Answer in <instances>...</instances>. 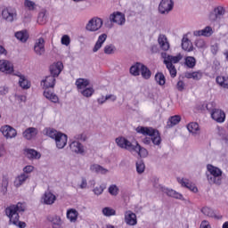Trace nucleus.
I'll list each match as a JSON object with an SVG mask.
<instances>
[{
    "instance_id": "nucleus-1",
    "label": "nucleus",
    "mask_w": 228,
    "mask_h": 228,
    "mask_svg": "<svg viewBox=\"0 0 228 228\" xmlns=\"http://www.w3.org/2000/svg\"><path fill=\"white\" fill-rule=\"evenodd\" d=\"M26 211V203L18 202L16 205H10L5 208V215L9 218L10 225H16L19 228H26V224L20 221V213Z\"/></svg>"
},
{
    "instance_id": "nucleus-2",
    "label": "nucleus",
    "mask_w": 228,
    "mask_h": 228,
    "mask_svg": "<svg viewBox=\"0 0 228 228\" xmlns=\"http://www.w3.org/2000/svg\"><path fill=\"white\" fill-rule=\"evenodd\" d=\"M135 131L136 133H140V134L151 136V142L154 145H159L161 143V135H159V131L152 127L138 126Z\"/></svg>"
},
{
    "instance_id": "nucleus-3",
    "label": "nucleus",
    "mask_w": 228,
    "mask_h": 228,
    "mask_svg": "<svg viewBox=\"0 0 228 228\" xmlns=\"http://www.w3.org/2000/svg\"><path fill=\"white\" fill-rule=\"evenodd\" d=\"M114 24L124 26L126 24V14L120 12H114L110 14L109 19L105 20L104 25L106 28H109V29H111Z\"/></svg>"
},
{
    "instance_id": "nucleus-4",
    "label": "nucleus",
    "mask_w": 228,
    "mask_h": 228,
    "mask_svg": "<svg viewBox=\"0 0 228 228\" xmlns=\"http://www.w3.org/2000/svg\"><path fill=\"white\" fill-rule=\"evenodd\" d=\"M207 168L210 174L207 175L209 184H222V170L211 164H208Z\"/></svg>"
},
{
    "instance_id": "nucleus-5",
    "label": "nucleus",
    "mask_w": 228,
    "mask_h": 228,
    "mask_svg": "<svg viewBox=\"0 0 228 228\" xmlns=\"http://www.w3.org/2000/svg\"><path fill=\"white\" fill-rule=\"evenodd\" d=\"M103 24L104 21L102 20V19L99 17H94L86 25V31H90L91 33H95V31H99V29L102 28Z\"/></svg>"
},
{
    "instance_id": "nucleus-6",
    "label": "nucleus",
    "mask_w": 228,
    "mask_h": 228,
    "mask_svg": "<svg viewBox=\"0 0 228 228\" xmlns=\"http://www.w3.org/2000/svg\"><path fill=\"white\" fill-rule=\"evenodd\" d=\"M174 10L173 0H161L159 4V12L161 15H168Z\"/></svg>"
},
{
    "instance_id": "nucleus-7",
    "label": "nucleus",
    "mask_w": 228,
    "mask_h": 228,
    "mask_svg": "<svg viewBox=\"0 0 228 228\" xmlns=\"http://www.w3.org/2000/svg\"><path fill=\"white\" fill-rule=\"evenodd\" d=\"M2 17L7 22H13L17 17V10L13 7H5L2 10Z\"/></svg>"
},
{
    "instance_id": "nucleus-8",
    "label": "nucleus",
    "mask_w": 228,
    "mask_h": 228,
    "mask_svg": "<svg viewBox=\"0 0 228 228\" xmlns=\"http://www.w3.org/2000/svg\"><path fill=\"white\" fill-rule=\"evenodd\" d=\"M0 72L13 74V63L8 60H0Z\"/></svg>"
},
{
    "instance_id": "nucleus-9",
    "label": "nucleus",
    "mask_w": 228,
    "mask_h": 228,
    "mask_svg": "<svg viewBox=\"0 0 228 228\" xmlns=\"http://www.w3.org/2000/svg\"><path fill=\"white\" fill-rule=\"evenodd\" d=\"M34 52L36 54H37V56H42V54L45 53V40L44 37H39L36 40Z\"/></svg>"
},
{
    "instance_id": "nucleus-10",
    "label": "nucleus",
    "mask_w": 228,
    "mask_h": 228,
    "mask_svg": "<svg viewBox=\"0 0 228 228\" xmlns=\"http://www.w3.org/2000/svg\"><path fill=\"white\" fill-rule=\"evenodd\" d=\"M1 133L7 140L17 136V130L11 126L5 125L0 128Z\"/></svg>"
},
{
    "instance_id": "nucleus-11",
    "label": "nucleus",
    "mask_w": 228,
    "mask_h": 228,
    "mask_svg": "<svg viewBox=\"0 0 228 228\" xmlns=\"http://www.w3.org/2000/svg\"><path fill=\"white\" fill-rule=\"evenodd\" d=\"M116 143L120 147V149H126V151H129V152H133V146L134 144H132V142L127 139L124 137H118L116 138Z\"/></svg>"
},
{
    "instance_id": "nucleus-12",
    "label": "nucleus",
    "mask_w": 228,
    "mask_h": 228,
    "mask_svg": "<svg viewBox=\"0 0 228 228\" xmlns=\"http://www.w3.org/2000/svg\"><path fill=\"white\" fill-rule=\"evenodd\" d=\"M211 117L213 120H216V122H218L219 124L225 122V112L220 109L213 110L211 112Z\"/></svg>"
},
{
    "instance_id": "nucleus-13",
    "label": "nucleus",
    "mask_w": 228,
    "mask_h": 228,
    "mask_svg": "<svg viewBox=\"0 0 228 228\" xmlns=\"http://www.w3.org/2000/svg\"><path fill=\"white\" fill-rule=\"evenodd\" d=\"M162 58L164 59V64L168 63H179L180 60H183V55L178 53L176 56L168 55L167 53H162Z\"/></svg>"
},
{
    "instance_id": "nucleus-14",
    "label": "nucleus",
    "mask_w": 228,
    "mask_h": 228,
    "mask_svg": "<svg viewBox=\"0 0 228 228\" xmlns=\"http://www.w3.org/2000/svg\"><path fill=\"white\" fill-rule=\"evenodd\" d=\"M125 223L126 225H136L138 224L136 214L133 213L131 210L126 211L125 213Z\"/></svg>"
},
{
    "instance_id": "nucleus-15",
    "label": "nucleus",
    "mask_w": 228,
    "mask_h": 228,
    "mask_svg": "<svg viewBox=\"0 0 228 228\" xmlns=\"http://www.w3.org/2000/svg\"><path fill=\"white\" fill-rule=\"evenodd\" d=\"M63 70V63L61 61H58L55 64L50 66L51 76L54 77H58L61 71Z\"/></svg>"
},
{
    "instance_id": "nucleus-16",
    "label": "nucleus",
    "mask_w": 228,
    "mask_h": 228,
    "mask_svg": "<svg viewBox=\"0 0 228 228\" xmlns=\"http://www.w3.org/2000/svg\"><path fill=\"white\" fill-rule=\"evenodd\" d=\"M69 148L72 152L76 154H83L85 152V146L77 141H73L69 143Z\"/></svg>"
},
{
    "instance_id": "nucleus-17",
    "label": "nucleus",
    "mask_w": 228,
    "mask_h": 228,
    "mask_svg": "<svg viewBox=\"0 0 228 228\" xmlns=\"http://www.w3.org/2000/svg\"><path fill=\"white\" fill-rule=\"evenodd\" d=\"M41 85H43L45 90H49V88H54V86L56 85V77H53L52 75L47 76L45 80L41 82Z\"/></svg>"
},
{
    "instance_id": "nucleus-18",
    "label": "nucleus",
    "mask_w": 228,
    "mask_h": 228,
    "mask_svg": "<svg viewBox=\"0 0 228 228\" xmlns=\"http://www.w3.org/2000/svg\"><path fill=\"white\" fill-rule=\"evenodd\" d=\"M42 200H44V204H46V206H53V204L56 202V195L53 194L51 191H45Z\"/></svg>"
},
{
    "instance_id": "nucleus-19",
    "label": "nucleus",
    "mask_w": 228,
    "mask_h": 228,
    "mask_svg": "<svg viewBox=\"0 0 228 228\" xmlns=\"http://www.w3.org/2000/svg\"><path fill=\"white\" fill-rule=\"evenodd\" d=\"M68 136L67 134L61 132L59 136L55 139V143L57 149H64L65 145H67Z\"/></svg>"
},
{
    "instance_id": "nucleus-20",
    "label": "nucleus",
    "mask_w": 228,
    "mask_h": 228,
    "mask_svg": "<svg viewBox=\"0 0 228 228\" xmlns=\"http://www.w3.org/2000/svg\"><path fill=\"white\" fill-rule=\"evenodd\" d=\"M37 134H38L37 128L28 127L23 132V138L26 140H33V138H37Z\"/></svg>"
},
{
    "instance_id": "nucleus-21",
    "label": "nucleus",
    "mask_w": 228,
    "mask_h": 228,
    "mask_svg": "<svg viewBox=\"0 0 228 228\" xmlns=\"http://www.w3.org/2000/svg\"><path fill=\"white\" fill-rule=\"evenodd\" d=\"M158 43L162 51H168L170 49V43H168L167 36L160 34L158 38Z\"/></svg>"
},
{
    "instance_id": "nucleus-22",
    "label": "nucleus",
    "mask_w": 228,
    "mask_h": 228,
    "mask_svg": "<svg viewBox=\"0 0 228 228\" xmlns=\"http://www.w3.org/2000/svg\"><path fill=\"white\" fill-rule=\"evenodd\" d=\"M162 191L167 195V197H172L173 199H177L178 200H184V198L183 197V194L175 191L173 189H168L164 187Z\"/></svg>"
},
{
    "instance_id": "nucleus-23",
    "label": "nucleus",
    "mask_w": 228,
    "mask_h": 228,
    "mask_svg": "<svg viewBox=\"0 0 228 228\" xmlns=\"http://www.w3.org/2000/svg\"><path fill=\"white\" fill-rule=\"evenodd\" d=\"M131 152H136L140 158H147V156H149V151H147V149L142 148L138 142H135V145L134 144Z\"/></svg>"
},
{
    "instance_id": "nucleus-24",
    "label": "nucleus",
    "mask_w": 228,
    "mask_h": 228,
    "mask_svg": "<svg viewBox=\"0 0 228 228\" xmlns=\"http://www.w3.org/2000/svg\"><path fill=\"white\" fill-rule=\"evenodd\" d=\"M107 38H108V35H106V34L100 35L98 37V39H97L94 48H93V53H97V51H99V49H101V47H102V45L106 42Z\"/></svg>"
},
{
    "instance_id": "nucleus-25",
    "label": "nucleus",
    "mask_w": 228,
    "mask_h": 228,
    "mask_svg": "<svg viewBox=\"0 0 228 228\" xmlns=\"http://www.w3.org/2000/svg\"><path fill=\"white\" fill-rule=\"evenodd\" d=\"M194 37H211L213 35V28L210 26H207L201 30H196L193 32Z\"/></svg>"
},
{
    "instance_id": "nucleus-26",
    "label": "nucleus",
    "mask_w": 228,
    "mask_h": 228,
    "mask_svg": "<svg viewBox=\"0 0 228 228\" xmlns=\"http://www.w3.org/2000/svg\"><path fill=\"white\" fill-rule=\"evenodd\" d=\"M66 216L71 224H75V222H77V216H79V212L76 210L75 208H69L67 210Z\"/></svg>"
},
{
    "instance_id": "nucleus-27",
    "label": "nucleus",
    "mask_w": 228,
    "mask_h": 228,
    "mask_svg": "<svg viewBox=\"0 0 228 228\" xmlns=\"http://www.w3.org/2000/svg\"><path fill=\"white\" fill-rule=\"evenodd\" d=\"M28 179H29V175H27L26 173L20 174L15 178L14 186L16 188H20V186H22V184L25 183Z\"/></svg>"
},
{
    "instance_id": "nucleus-28",
    "label": "nucleus",
    "mask_w": 228,
    "mask_h": 228,
    "mask_svg": "<svg viewBox=\"0 0 228 228\" xmlns=\"http://www.w3.org/2000/svg\"><path fill=\"white\" fill-rule=\"evenodd\" d=\"M44 96L45 99H48V101H51V102H53L54 104H58V102H60V98L58 95L49 91V89H45Z\"/></svg>"
},
{
    "instance_id": "nucleus-29",
    "label": "nucleus",
    "mask_w": 228,
    "mask_h": 228,
    "mask_svg": "<svg viewBox=\"0 0 228 228\" xmlns=\"http://www.w3.org/2000/svg\"><path fill=\"white\" fill-rule=\"evenodd\" d=\"M75 85L78 92H81V90H85V88L90 85V80L86 78H77L75 82Z\"/></svg>"
},
{
    "instance_id": "nucleus-30",
    "label": "nucleus",
    "mask_w": 228,
    "mask_h": 228,
    "mask_svg": "<svg viewBox=\"0 0 228 228\" xmlns=\"http://www.w3.org/2000/svg\"><path fill=\"white\" fill-rule=\"evenodd\" d=\"M178 183H180L182 186H183L184 188H188V190H191V191H193L194 193L198 191L197 187H195V185L191 183L190 180L188 179H185V178L178 179Z\"/></svg>"
},
{
    "instance_id": "nucleus-31",
    "label": "nucleus",
    "mask_w": 228,
    "mask_h": 228,
    "mask_svg": "<svg viewBox=\"0 0 228 228\" xmlns=\"http://www.w3.org/2000/svg\"><path fill=\"white\" fill-rule=\"evenodd\" d=\"M179 122H181V116L179 115L171 116L167 122V129L174 127V126H177Z\"/></svg>"
},
{
    "instance_id": "nucleus-32",
    "label": "nucleus",
    "mask_w": 228,
    "mask_h": 228,
    "mask_svg": "<svg viewBox=\"0 0 228 228\" xmlns=\"http://www.w3.org/2000/svg\"><path fill=\"white\" fill-rule=\"evenodd\" d=\"M44 133L46 136H49V138H52V140H55L61 132H58L54 128L46 127L44 129Z\"/></svg>"
},
{
    "instance_id": "nucleus-33",
    "label": "nucleus",
    "mask_w": 228,
    "mask_h": 228,
    "mask_svg": "<svg viewBox=\"0 0 228 228\" xmlns=\"http://www.w3.org/2000/svg\"><path fill=\"white\" fill-rule=\"evenodd\" d=\"M14 37L17 38V40H20V42H22L23 44L28 42V38H29L27 30L18 31L14 34Z\"/></svg>"
},
{
    "instance_id": "nucleus-34",
    "label": "nucleus",
    "mask_w": 228,
    "mask_h": 228,
    "mask_svg": "<svg viewBox=\"0 0 228 228\" xmlns=\"http://www.w3.org/2000/svg\"><path fill=\"white\" fill-rule=\"evenodd\" d=\"M216 83L221 86V88H224L228 90V77L218 76L216 78Z\"/></svg>"
},
{
    "instance_id": "nucleus-35",
    "label": "nucleus",
    "mask_w": 228,
    "mask_h": 228,
    "mask_svg": "<svg viewBox=\"0 0 228 228\" xmlns=\"http://www.w3.org/2000/svg\"><path fill=\"white\" fill-rule=\"evenodd\" d=\"M142 67H143V64L142 62H136L135 64L131 66L130 74H132V76H140Z\"/></svg>"
},
{
    "instance_id": "nucleus-36",
    "label": "nucleus",
    "mask_w": 228,
    "mask_h": 228,
    "mask_svg": "<svg viewBox=\"0 0 228 228\" xmlns=\"http://www.w3.org/2000/svg\"><path fill=\"white\" fill-rule=\"evenodd\" d=\"M91 172H94V174H108V169L102 167L99 164H93L90 167Z\"/></svg>"
},
{
    "instance_id": "nucleus-37",
    "label": "nucleus",
    "mask_w": 228,
    "mask_h": 228,
    "mask_svg": "<svg viewBox=\"0 0 228 228\" xmlns=\"http://www.w3.org/2000/svg\"><path fill=\"white\" fill-rule=\"evenodd\" d=\"M214 18L213 20H216V19H222L224 15H225V9L223 6H217L214 9Z\"/></svg>"
},
{
    "instance_id": "nucleus-38",
    "label": "nucleus",
    "mask_w": 228,
    "mask_h": 228,
    "mask_svg": "<svg viewBox=\"0 0 228 228\" xmlns=\"http://www.w3.org/2000/svg\"><path fill=\"white\" fill-rule=\"evenodd\" d=\"M182 48L187 53H191L193 51V44L188 38H183L182 40Z\"/></svg>"
},
{
    "instance_id": "nucleus-39",
    "label": "nucleus",
    "mask_w": 228,
    "mask_h": 228,
    "mask_svg": "<svg viewBox=\"0 0 228 228\" xmlns=\"http://www.w3.org/2000/svg\"><path fill=\"white\" fill-rule=\"evenodd\" d=\"M187 129L189 133H191L192 134H199V132L200 131V128H199V123L197 122H191L187 125Z\"/></svg>"
},
{
    "instance_id": "nucleus-40",
    "label": "nucleus",
    "mask_w": 228,
    "mask_h": 228,
    "mask_svg": "<svg viewBox=\"0 0 228 228\" xmlns=\"http://www.w3.org/2000/svg\"><path fill=\"white\" fill-rule=\"evenodd\" d=\"M201 213L205 215V216H209L210 218H222V216H216L215 211H213L209 207H205L201 209Z\"/></svg>"
},
{
    "instance_id": "nucleus-41",
    "label": "nucleus",
    "mask_w": 228,
    "mask_h": 228,
    "mask_svg": "<svg viewBox=\"0 0 228 228\" xmlns=\"http://www.w3.org/2000/svg\"><path fill=\"white\" fill-rule=\"evenodd\" d=\"M19 85L23 90H28V88H31V83L28 78H26V77H21V78H20Z\"/></svg>"
},
{
    "instance_id": "nucleus-42",
    "label": "nucleus",
    "mask_w": 228,
    "mask_h": 228,
    "mask_svg": "<svg viewBox=\"0 0 228 228\" xmlns=\"http://www.w3.org/2000/svg\"><path fill=\"white\" fill-rule=\"evenodd\" d=\"M141 75L143 79H151V77L152 76V72H151V69L147 68L144 64H142V68L141 69Z\"/></svg>"
},
{
    "instance_id": "nucleus-43",
    "label": "nucleus",
    "mask_w": 228,
    "mask_h": 228,
    "mask_svg": "<svg viewBox=\"0 0 228 228\" xmlns=\"http://www.w3.org/2000/svg\"><path fill=\"white\" fill-rule=\"evenodd\" d=\"M104 54H115L117 53V47L114 45H106L103 48Z\"/></svg>"
},
{
    "instance_id": "nucleus-44",
    "label": "nucleus",
    "mask_w": 228,
    "mask_h": 228,
    "mask_svg": "<svg viewBox=\"0 0 228 228\" xmlns=\"http://www.w3.org/2000/svg\"><path fill=\"white\" fill-rule=\"evenodd\" d=\"M48 221L51 222L52 225H62L63 221H61V217L60 216H53L48 217Z\"/></svg>"
},
{
    "instance_id": "nucleus-45",
    "label": "nucleus",
    "mask_w": 228,
    "mask_h": 228,
    "mask_svg": "<svg viewBox=\"0 0 228 228\" xmlns=\"http://www.w3.org/2000/svg\"><path fill=\"white\" fill-rule=\"evenodd\" d=\"M80 93L84 97H92L94 94H95V90L94 87H86L85 89L81 90Z\"/></svg>"
},
{
    "instance_id": "nucleus-46",
    "label": "nucleus",
    "mask_w": 228,
    "mask_h": 228,
    "mask_svg": "<svg viewBox=\"0 0 228 228\" xmlns=\"http://www.w3.org/2000/svg\"><path fill=\"white\" fill-rule=\"evenodd\" d=\"M185 65H187L189 69H193V67L197 65V60L195 57L188 56L185 58Z\"/></svg>"
},
{
    "instance_id": "nucleus-47",
    "label": "nucleus",
    "mask_w": 228,
    "mask_h": 228,
    "mask_svg": "<svg viewBox=\"0 0 228 228\" xmlns=\"http://www.w3.org/2000/svg\"><path fill=\"white\" fill-rule=\"evenodd\" d=\"M24 6L29 12H35V10H37V4L33 1H31V0H25L24 1Z\"/></svg>"
},
{
    "instance_id": "nucleus-48",
    "label": "nucleus",
    "mask_w": 228,
    "mask_h": 228,
    "mask_svg": "<svg viewBox=\"0 0 228 228\" xmlns=\"http://www.w3.org/2000/svg\"><path fill=\"white\" fill-rule=\"evenodd\" d=\"M27 156L29 159H40V153L35 150H28Z\"/></svg>"
},
{
    "instance_id": "nucleus-49",
    "label": "nucleus",
    "mask_w": 228,
    "mask_h": 228,
    "mask_svg": "<svg viewBox=\"0 0 228 228\" xmlns=\"http://www.w3.org/2000/svg\"><path fill=\"white\" fill-rule=\"evenodd\" d=\"M102 214L104 216H115V215H117V211L110 207H105L102 208Z\"/></svg>"
},
{
    "instance_id": "nucleus-50",
    "label": "nucleus",
    "mask_w": 228,
    "mask_h": 228,
    "mask_svg": "<svg viewBox=\"0 0 228 228\" xmlns=\"http://www.w3.org/2000/svg\"><path fill=\"white\" fill-rule=\"evenodd\" d=\"M155 81L158 83V85L163 86V85L166 83L165 75H163V73L158 72L155 75Z\"/></svg>"
},
{
    "instance_id": "nucleus-51",
    "label": "nucleus",
    "mask_w": 228,
    "mask_h": 228,
    "mask_svg": "<svg viewBox=\"0 0 228 228\" xmlns=\"http://www.w3.org/2000/svg\"><path fill=\"white\" fill-rule=\"evenodd\" d=\"M37 22L38 24H45L47 22V15H45V11H41L37 17Z\"/></svg>"
},
{
    "instance_id": "nucleus-52",
    "label": "nucleus",
    "mask_w": 228,
    "mask_h": 228,
    "mask_svg": "<svg viewBox=\"0 0 228 228\" xmlns=\"http://www.w3.org/2000/svg\"><path fill=\"white\" fill-rule=\"evenodd\" d=\"M136 171L139 174H143L145 172V163H143V160L139 159L136 162Z\"/></svg>"
},
{
    "instance_id": "nucleus-53",
    "label": "nucleus",
    "mask_w": 228,
    "mask_h": 228,
    "mask_svg": "<svg viewBox=\"0 0 228 228\" xmlns=\"http://www.w3.org/2000/svg\"><path fill=\"white\" fill-rule=\"evenodd\" d=\"M167 69H168L171 77H175L177 76V69H175V66L172 63L165 64Z\"/></svg>"
},
{
    "instance_id": "nucleus-54",
    "label": "nucleus",
    "mask_w": 228,
    "mask_h": 228,
    "mask_svg": "<svg viewBox=\"0 0 228 228\" xmlns=\"http://www.w3.org/2000/svg\"><path fill=\"white\" fill-rule=\"evenodd\" d=\"M118 187L115 184H112L109 187V193L113 197H117L118 195Z\"/></svg>"
},
{
    "instance_id": "nucleus-55",
    "label": "nucleus",
    "mask_w": 228,
    "mask_h": 228,
    "mask_svg": "<svg viewBox=\"0 0 228 228\" xmlns=\"http://www.w3.org/2000/svg\"><path fill=\"white\" fill-rule=\"evenodd\" d=\"M195 45L198 47V49H206V47H208V45L204 39H197L195 41Z\"/></svg>"
},
{
    "instance_id": "nucleus-56",
    "label": "nucleus",
    "mask_w": 228,
    "mask_h": 228,
    "mask_svg": "<svg viewBox=\"0 0 228 228\" xmlns=\"http://www.w3.org/2000/svg\"><path fill=\"white\" fill-rule=\"evenodd\" d=\"M104 190H106V186L104 185H100L98 187H95L93 191L94 195H102Z\"/></svg>"
},
{
    "instance_id": "nucleus-57",
    "label": "nucleus",
    "mask_w": 228,
    "mask_h": 228,
    "mask_svg": "<svg viewBox=\"0 0 228 228\" xmlns=\"http://www.w3.org/2000/svg\"><path fill=\"white\" fill-rule=\"evenodd\" d=\"M202 76L203 73L200 70L192 72V79L195 81H200V79H202Z\"/></svg>"
},
{
    "instance_id": "nucleus-58",
    "label": "nucleus",
    "mask_w": 228,
    "mask_h": 228,
    "mask_svg": "<svg viewBox=\"0 0 228 228\" xmlns=\"http://www.w3.org/2000/svg\"><path fill=\"white\" fill-rule=\"evenodd\" d=\"M62 45H70V37L68 35H64L61 37Z\"/></svg>"
},
{
    "instance_id": "nucleus-59",
    "label": "nucleus",
    "mask_w": 228,
    "mask_h": 228,
    "mask_svg": "<svg viewBox=\"0 0 228 228\" xmlns=\"http://www.w3.org/2000/svg\"><path fill=\"white\" fill-rule=\"evenodd\" d=\"M33 170H35V167L27 166L23 168V174H26L27 175H29V174H31V172H33Z\"/></svg>"
},
{
    "instance_id": "nucleus-60",
    "label": "nucleus",
    "mask_w": 228,
    "mask_h": 228,
    "mask_svg": "<svg viewBox=\"0 0 228 228\" xmlns=\"http://www.w3.org/2000/svg\"><path fill=\"white\" fill-rule=\"evenodd\" d=\"M176 88L178 92H183V90H184V82L182 80H179L176 84Z\"/></svg>"
},
{
    "instance_id": "nucleus-61",
    "label": "nucleus",
    "mask_w": 228,
    "mask_h": 228,
    "mask_svg": "<svg viewBox=\"0 0 228 228\" xmlns=\"http://www.w3.org/2000/svg\"><path fill=\"white\" fill-rule=\"evenodd\" d=\"M9 88L6 86H0V95H6L8 94Z\"/></svg>"
},
{
    "instance_id": "nucleus-62",
    "label": "nucleus",
    "mask_w": 228,
    "mask_h": 228,
    "mask_svg": "<svg viewBox=\"0 0 228 228\" xmlns=\"http://www.w3.org/2000/svg\"><path fill=\"white\" fill-rule=\"evenodd\" d=\"M205 108L208 110V111H209L210 114L213 113V110H215L213 102L206 103Z\"/></svg>"
},
{
    "instance_id": "nucleus-63",
    "label": "nucleus",
    "mask_w": 228,
    "mask_h": 228,
    "mask_svg": "<svg viewBox=\"0 0 228 228\" xmlns=\"http://www.w3.org/2000/svg\"><path fill=\"white\" fill-rule=\"evenodd\" d=\"M106 101H108V99H106V96L102 95V97L97 99V102L100 105L104 104V102H106Z\"/></svg>"
},
{
    "instance_id": "nucleus-64",
    "label": "nucleus",
    "mask_w": 228,
    "mask_h": 228,
    "mask_svg": "<svg viewBox=\"0 0 228 228\" xmlns=\"http://www.w3.org/2000/svg\"><path fill=\"white\" fill-rule=\"evenodd\" d=\"M200 228H211V225L209 224V222L202 221Z\"/></svg>"
}]
</instances>
